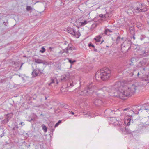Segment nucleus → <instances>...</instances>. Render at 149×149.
I'll list each match as a JSON object with an SVG mask.
<instances>
[{
  "instance_id": "obj_1",
  "label": "nucleus",
  "mask_w": 149,
  "mask_h": 149,
  "mask_svg": "<svg viewBox=\"0 0 149 149\" xmlns=\"http://www.w3.org/2000/svg\"><path fill=\"white\" fill-rule=\"evenodd\" d=\"M137 86L135 84L125 83V81H118L115 83L113 88L115 89L119 95V97L124 99L125 97H129L135 92Z\"/></svg>"
},
{
  "instance_id": "obj_2",
  "label": "nucleus",
  "mask_w": 149,
  "mask_h": 149,
  "mask_svg": "<svg viewBox=\"0 0 149 149\" xmlns=\"http://www.w3.org/2000/svg\"><path fill=\"white\" fill-rule=\"evenodd\" d=\"M111 75V71L108 68H104L101 69L100 71H97L95 75V78L97 81L101 80L103 81L107 80Z\"/></svg>"
},
{
  "instance_id": "obj_3",
  "label": "nucleus",
  "mask_w": 149,
  "mask_h": 149,
  "mask_svg": "<svg viewBox=\"0 0 149 149\" xmlns=\"http://www.w3.org/2000/svg\"><path fill=\"white\" fill-rule=\"evenodd\" d=\"M97 87L92 85V84H89L87 88L83 90L79 91L78 93L81 95H88L95 91V90L97 89Z\"/></svg>"
},
{
  "instance_id": "obj_4",
  "label": "nucleus",
  "mask_w": 149,
  "mask_h": 149,
  "mask_svg": "<svg viewBox=\"0 0 149 149\" xmlns=\"http://www.w3.org/2000/svg\"><path fill=\"white\" fill-rule=\"evenodd\" d=\"M141 110H147V112L148 113H149V110L147 108L145 107L142 106V107L140 106L137 105L134 106L132 107V109L131 110L133 113L135 114H138L139 113V111Z\"/></svg>"
},
{
  "instance_id": "obj_5",
  "label": "nucleus",
  "mask_w": 149,
  "mask_h": 149,
  "mask_svg": "<svg viewBox=\"0 0 149 149\" xmlns=\"http://www.w3.org/2000/svg\"><path fill=\"white\" fill-rule=\"evenodd\" d=\"M128 42V41L127 40H124V42L121 44V50L123 52H126L131 47L130 45Z\"/></svg>"
},
{
  "instance_id": "obj_6",
  "label": "nucleus",
  "mask_w": 149,
  "mask_h": 149,
  "mask_svg": "<svg viewBox=\"0 0 149 149\" xmlns=\"http://www.w3.org/2000/svg\"><path fill=\"white\" fill-rule=\"evenodd\" d=\"M67 30L68 32L73 35L77 38H78L81 35L79 32L76 31L73 28H68L67 29Z\"/></svg>"
},
{
  "instance_id": "obj_7",
  "label": "nucleus",
  "mask_w": 149,
  "mask_h": 149,
  "mask_svg": "<svg viewBox=\"0 0 149 149\" xmlns=\"http://www.w3.org/2000/svg\"><path fill=\"white\" fill-rule=\"evenodd\" d=\"M137 6L138 5V6L132 8V10L134 13H139L140 12L143 11L142 7L143 6L142 4L138 2L137 3Z\"/></svg>"
},
{
  "instance_id": "obj_8",
  "label": "nucleus",
  "mask_w": 149,
  "mask_h": 149,
  "mask_svg": "<svg viewBox=\"0 0 149 149\" xmlns=\"http://www.w3.org/2000/svg\"><path fill=\"white\" fill-rule=\"evenodd\" d=\"M132 119L130 116L127 115L124 118V124L125 125L129 126L130 125V123L133 122L132 121Z\"/></svg>"
},
{
  "instance_id": "obj_9",
  "label": "nucleus",
  "mask_w": 149,
  "mask_h": 149,
  "mask_svg": "<svg viewBox=\"0 0 149 149\" xmlns=\"http://www.w3.org/2000/svg\"><path fill=\"white\" fill-rule=\"evenodd\" d=\"M42 73L41 70L38 68L33 69V71L32 72V74L33 77H35L38 74H41Z\"/></svg>"
},
{
  "instance_id": "obj_10",
  "label": "nucleus",
  "mask_w": 149,
  "mask_h": 149,
  "mask_svg": "<svg viewBox=\"0 0 149 149\" xmlns=\"http://www.w3.org/2000/svg\"><path fill=\"white\" fill-rule=\"evenodd\" d=\"M73 82L72 80H70L69 81L65 83V86H63L64 88H71L74 86Z\"/></svg>"
},
{
  "instance_id": "obj_11",
  "label": "nucleus",
  "mask_w": 149,
  "mask_h": 149,
  "mask_svg": "<svg viewBox=\"0 0 149 149\" xmlns=\"http://www.w3.org/2000/svg\"><path fill=\"white\" fill-rule=\"evenodd\" d=\"M93 103L96 106H99L102 104V102L100 99L96 98L95 100Z\"/></svg>"
},
{
  "instance_id": "obj_12",
  "label": "nucleus",
  "mask_w": 149,
  "mask_h": 149,
  "mask_svg": "<svg viewBox=\"0 0 149 149\" xmlns=\"http://www.w3.org/2000/svg\"><path fill=\"white\" fill-rule=\"evenodd\" d=\"M143 82H146V83H145L144 84H146L149 83V73L148 74L147 77L143 79Z\"/></svg>"
},
{
  "instance_id": "obj_13",
  "label": "nucleus",
  "mask_w": 149,
  "mask_h": 149,
  "mask_svg": "<svg viewBox=\"0 0 149 149\" xmlns=\"http://www.w3.org/2000/svg\"><path fill=\"white\" fill-rule=\"evenodd\" d=\"M68 50H73L75 49V48L71 44H69L67 47Z\"/></svg>"
},
{
  "instance_id": "obj_14",
  "label": "nucleus",
  "mask_w": 149,
  "mask_h": 149,
  "mask_svg": "<svg viewBox=\"0 0 149 149\" xmlns=\"http://www.w3.org/2000/svg\"><path fill=\"white\" fill-rule=\"evenodd\" d=\"M102 36L101 35H99L96 36L94 38V40H95L97 42H99L100 40V39L102 38Z\"/></svg>"
},
{
  "instance_id": "obj_15",
  "label": "nucleus",
  "mask_w": 149,
  "mask_h": 149,
  "mask_svg": "<svg viewBox=\"0 0 149 149\" xmlns=\"http://www.w3.org/2000/svg\"><path fill=\"white\" fill-rule=\"evenodd\" d=\"M146 63L147 59H143L142 60L140 61L139 63L142 66H144L146 64Z\"/></svg>"
},
{
  "instance_id": "obj_16",
  "label": "nucleus",
  "mask_w": 149,
  "mask_h": 149,
  "mask_svg": "<svg viewBox=\"0 0 149 149\" xmlns=\"http://www.w3.org/2000/svg\"><path fill=\"white\" fill-rule=\"evenodd\" d=\"M121 37L120 35H119L117 37L116 39V44H118L121 42V40H120Z\"/></svg>"
},
{
  "instance_id": "obj_17",
  "label": "nucleus",
  "mask_w": 149,
  "mask_h": 149,
  "mask_svg": "<svg viewBox=\"0 0 149 149\" xmlns=\"http://www.w3.org/2000/svg\"><path fill=\"white\" fill-rule=\"evenodd\" d=\"M42 60L37 58H35L34 60L35 62L38 64H41L42 63Z\"/></svg>"
},
{
  "instance_id": "obj_18",
  "label": "nucleus",
  "mask_w": 149,
  "mask_h": 149,
  "mask_svg": "<svg viewBox=\"0 0 149 149\" xmlns=\"http://www.w3.org/2000/svg\"><path fill=\"white\" fill-rule=\"evenodd\" d=\"M138 71L137 70H133V72L132 73H130V75L131 76H133V75H135L137 74V72Z\"/></svg>"
},
{
  "instance_id": "obj_19",
  "label": "nucleus",
  "mask_w": 149,
  "mask_h": 149,
  "mask_svg": "<svg viewBox=\"0 0 149 149\" xmlns=\"http://www.w3.org/2000/svg\"><path fill=\"white\" fill-rule=\"evenodd\" d=\"M112 32V31L110 30L109 29H107L105 30L104 33L105 34L109 36V34L108 33V32Z\"/></svg>"
},
{
  "instance_id": "obj_20",
  "label": "nucleus",
  "mask_w": 149,
  "mask_h": 149,
  "mask_svg": "<svg viewBox=\"0 0 149 149\" xmlns=\"http://www.w3.org/2000/svg\"><path fill=\"white\" fill-rule=\"evenodd\" d=\"M55 81H56V83L57 84H58V82L56 79H51V82L49 84V85H50L54 83L55 82Z\"/></svg>"
},
{
  "instance_id": "obj_21",
  "label": "nucleus",
  "mask_w": 149,
  "mask_h": 149,
  "mask_svg": "<svg viewBox=\"0 0 149 149\" xmlns=\"http://www.w3.org/2000/svg\"><path fill=\"white\" fill-rule=\"evenodd\" d=\"M42 130H43L44 132H46L47 131V127H46V125L44 124H43L42 125Z\"/></svg>"
},
{
  "instance_id": "obj_22",
  "label": "nucleus",
  "mask_w": 149,
  "mask_h": 149,
  "mask_svg": "<svg viewBox=\"0 0 149 149\" xmlns=\"http://www.w3.org/2000/svg\"><path fill=\"white\" fill-rule=\"evenodd\" d=\"M68 60L69 62L71 64V65H72L76 61L75 60H74L73 61H72L71 59H70L69 58H68Z\"/></svg>"
},
{
  "instance_id": "obj_23",
  "label": "nucleus",
  "mask_w": 149,
  "mask_h": 149,
  "mask_svg": "<svg viewBox=\"0 0 149 149\" xmlns=\"http://www.w3.org/2000/svg\"><path fill=\"white\" fill-rule=\"evenodd\" d=\"M116 122H114V123H113V125H118L120 127H121V125L120 124L119 122L117 120H116Z\"/></svg>"
},
{
  "instance_id": "obj_24",
  "label": "nucleus",
  "mask_w": 149,
  "mask_h": 149,
  "mask_svg": "<svg viewBox=\"0 0 149 149\" xmlns=\"http://www.w3.org/2000/svg\"><path fill=\"white\" fill-rule=\"evenodd\" d=\"M85 116L88 117H92V115L91 114H90L89 112H87L86 114H85Z\"/></svg>"
},
{
  "instance_id": "obj_25",
  "label": "nucleus",
  "mask_w": 149,
  "mask_h": 149,
  "mask_svg": "<svg viewBox=\"0 0 149 149\" xmlns=\"http://www.w3.org/2000/svg\"><path fill=\"white\" fill-rule=\"evenodd\" d=\"M26 9L27 11H29L31 10V11L32 10V8L30 6H27L26 8Z\"/></svg>"
},
{
  "instance_id": "obj_26",
  "label": "nucleus",
  "mask_w": 149,
  "mask_h": 149,
  "mask_svg": "<svg viewBox=\"0 0 149 149\" xmlns=\"http://www.w3.org/2000/svg\"><path fill=\"white\" fill-rule=\"evenodd\" d=\"M87 23V21L86 20L84 21V22H80V23L81 26H84Z\"/></svg>"
},
{
  "instance_id": "obj_27",
  "label": "nucleus",
  "mask_w": 149,
  "mask_h": 149,
  "mask_svg": "<svg viewBox=\"0 0 149 149\" xmlns=\"http://www.w3.org/2000/svg\"><path fill=\"white\" fill-rule=\"evenodd\" d=\"M42 63L44 65H47L49 64V62L46 61H44L42 60Z\"/></svg>"
},
{
  "instance_id": "obj_28",
  "label": "nucleus",
  "mask_w": 149,
  "mask_h": 149,
  "mask_svg": "<svg viewBox=\"0 0 149 149\" xmlns=\"http://www.w3.org/2000/svg\"><path fill=\"white\" fill-rule=\"evenodd\" d=\"M6 116L8 119H10L12 117V114H8L6 115Z\"/></svg>"
},
{
  "instance_id": "obj_29",
  "label": "nucleus",
  "mask_w": 149,
  "mask_h": 149,
  "mask_svg": "<svg viewBox=\"0 0 149 149\" xmlns=\"http://www.w3.org/2000/svg\"><path fill=\"white\" fill-rule=\"evenodd\" d=\"M45 48L44 47H42L41 48V50H40V52L41 53H43L45 52Z\"/></svg>"
},
{
  "instance_id": "obj_30",
  "label": "nucleus",
  "mask_w": 149,
  "mask_h": 149,
  "mask_svg": "<svg viewBox=\"0 0 149 149\" xmlns=\"http://www.w3.org/2000/svg\"><path fill=\"white\" fill-rule=\"evenodd\" d=\"M146 119L148 120L145 122V124L146 125H149V116L147 117Z\"/></svg>"
},
{
  "instance_id": "obj_31",
  "label": "nucleus",
  "mask_w": 149,
  "mask_h": 149,
  "mask_svg": "<svg viewBox=\"0 0 149 149\" xmlns=\"http://www.w3.org/2000/svg\"><path fill=\"white\" fill-rule=\"evenodd\" d=\"M61 120H59V121H58V122H57L56 123L55 125L54 126V127H56L57 126H58L59 125V124L61 123Z\"/></svg>"
},
{
  "instance_id": "obj_32",
  "label": "nucleus",
  "mask_w": 149,
  "mask_h": 149,
  "mask_svg": "<svg viewBox=\"0 0 149 149\" xmlns=\"http://www.w3.org/2000/svg\"><path fill=\"white\" fill-rule=\"evenodd\" d=\"M130 32H132V33H134V28L132 27H131L130 28Z\"/></svg>"
},
{
  "instance_id": "obj_33",
  "label": "nucleus",
  "mask_w": 149,
  "mask_h": 149,
  "mask_svg": "<svg viewBox=\"0 0 149 149\" xmlns=\"http://www.w3.org/2000/svg\"><path fill=\"white\" fill-rule=\"evenodd\" d=\"M63 51H64V52H65L66 53L68 54V49L67 48H66L63 49Z\"/></svg>"
},
{
  "instance_id": "obj_34",
  "label": "nucleus",
  "mask_w": 149,
  "mask_h": 149,
  "mask_svg": "<svg viewBox=\"0 0 149 149\" xmlns=\"http://www.w3.org/2000/svg\"><path fill=\"white\" fill-rule=\"evenodd\" d=\"M9 121V119L7 118H6V119H4L3 121V122H4L5 123H7Z\"/></svg>"
},
{
  "instance_id": "obj_35",
  "label": "nucleus",
  "mask_w": 149,
  "mask_h": 149,
  "mask_svg": "<svg viewBox=\"0 0 149 149\" xmlns=\"http://www.w3.org/2000/svg\"><path fill=\"white\" fill-rule=\"evenodd\" d=\"M88 46L89 47H91L93 48L95 47V46L91 43H90L89 44Z\"/></svg>"
},
{
  "instance_id": "obj_36",
  "label": "nucleus",
  "mask_w": 149,
  "mask_h": 149,
  "mask_svg": "<svg viewBox=\"0 0 149 149\" xmlns=\"http://www.w3.org/2000/svg\"><path fill=\"white\" fill-rule=\"evenodd\" d=\"M68 77H63V78H62L61 79V80L62 81H65L66 79H68Z\"/></svg>"
},
{
  "instance_id": "obj_37",
  "label": "nucleus",
  "mask_w": 149,
  "mask_h": 149,
  "mask_svg": "<svg viewBox=\"0 0 149 149\" xmlns=\"http://www.w3.org/2000/svg\"><path fill=\"white\" fill-rule=\"evenodd\" d=\"M108 111L109 112L111 111V113H113V111H114V112H116L117 111V109H116V110L114 109L113 110H112L111 109H109Z\"/></svg>"
},
{
  "instance_id": "obj_38",
  "label": "nucleus",
  "mask_w": 149,
  "mask_h": 149,
  "mask_svg": "<svg viewBox=\"0 0 149 149\" xmlns=\"http://www.w3.org/2000/svg\"><path fill=\"white\" fill-rule=\"evenodd\" d=\"M64 53V51L63 50L60 51L59 52H58V53L59 54L61 55H62L63 54V53Z\"/></svg>"
},
{
  "instance_id": "obj_39",
  "label": "nucleus",
  "mask_w": 149,
  "mask_h": 149,
  "mask_svg": "<svg viewBox=\"0 0 149 149\" xmlns=\"http://www.w3.org/2000/svg\"><path fill=\"white\" fill-rule=\"evenodd\" d=\"M64 107L65 109H67L68 108V105L65 104L64 106Z\"/></svg>"
},
{
  "instance_id": "obj_40",
  "label": "nucleus",
  "mask_w": 149,
  "mask_h": 149,
  "mask_svg": "<svg viewBox=\"0 0 149 149\" xmlns=\"http://www.w3.org/2000/svg\"><path fill=\"white\" fill-rule=\"evenodd\" d=\"M49 127H52L53 126V124L52 123H50L49 124Z\"/></svg>"
},
{
  "instance_id": "obj_41",
  "label": "nucleus",
  "mask_w": 149,
  "mask_h": 149,
  "mask_svg": "<svg viewBox=\"0 0 149 149\" xmlns=\"http://www.w3.org/2000/svg\"><path fill=\"white\" fill-rule=\"evenodd\" d=\"M107 88L106 87H103L102 88H101V90H102V91H105L107 89Z\"/></svg>"
},
{
  "instance_id": "obj_42",
  "label": "nucleus",
  "mask_w": 149,
  "mask_h": 149,
  "mask_svg": "<svg viewBox=\"0 0 149 149\" xmlns=\"http://www.w3.org/2000/svg\"><path fill=\"white\" fill-rule=\"evenodd\" d=\"M133 34V36H132V37L131 38H133L134 40H135V33H132Z\"/></svg>"
},
{
  "instance_id": "obj_43",
  "label": "nucleus",
  "mask_w": 149,
  "mask_h": 149,
  "mask_svg": "<svg viewBox=\"0 0 149 149\" xmlns=\"http://www.w3.org/2000/svg\"><path fill=\"white\" fill-rule=\"evenodd\" d=\"M120 40H121L122 41H123V42H124V40H126V39H124V37H122V38H121V39Z\"/></svg>"
},
{
  "instance_id": "obj_44",
  "label": "nucleus",
  "mask_w": 149,
  "mask_h": 149,
  "mask_svg": "<svg viewBox=\"0 0 149 149\" xmlns=\"http://www.w3.org/2000/svg\"><path fill=\"white\" fill-rule=\"evenodd\" d=\"M69 113L70 114H72V115H74V113L72 111H69Z\"/></svg>"
},
{
  "instance_id": "obj_45",
  "label": "nucleus",
  "mask_w": 149,
  "mask_h": 149,
  "mask_svg": "<svg viewBox=\"0 0 149 149\" xmlns=\"http://www.w3.org/2000/svg\"><path fill=\"white\" fill-rule=\"evenodd\" d=\"M54 48L53 47H49V50H50V51H51L52 49H53Z\"/></svg>"
},
{
  "instance_id": "obj_46",
  "label": "nucleus",
  "mask_w": 149,
  "mask_h": 149,
  "mask_svg": "<svg viewBox=\"0 0 149 149\" xmlns=\"http://www.w3.org/2000/svg\"><path fill=\"white\" fill-rule=\"evenodd\" d=\"M104 15L103 14H100L99 15V16L101 17L102 18L104 17Z\"/></svg>"
},
{
  "instance_id": "obj_47",
  "label": "nucleus",
  "mask_w": 149,
  "mask_h": 149,
  "mask_svg": "<svg viewBox=\"0 0 149 149\" xmlns=\"http://www.w3.org/2000/svg\"><path fill=\"white\" fill-rule=\"evenodd\" d=\"M4 135V132L3 130V133L1 135V137H2Z\"/></svg>"
},
{
  "instance_id": "obj_48",
  "label": "nucleus",
  "mask_w": 149,
  "mask_h": 149,
  "mask_svg": "<svg viewBox=\"0 0 149 149\" xmlns=\"http://www.w3.org/2000/svg\"><path fill=\"white\" fill-rule=\"evenodd\" d=\"M68 44V42L67 41L65 42L63 44L64 45H66Z\"/></svg>"
},
{
  "instance_id": "obj_49",
  "label": "nucleus",
  "mask_w": 149,
  "mask_h": 149,
  "mask_svg": "<svg viewBox=\"0 0 149 149\" xmlns=\"http://www.w3.org/2000/svg\"><path fill=\"white\" fill-rule=\"evenodd\" d=\"M125 129L124 128H121L120 130L122 131H125Z\"/></svg>"
},
{
  "instance_id": "obj_50",
  "label": "nucleus",
  "mask_w": 149,
  "mask_h": 149,
  "mask_svg": "<svg viewBox=\"0 0 149 149\" xmlns=\"http://www.w3.org/2000/svg\"><path fill=\"white\" fill-rule=\"evenodd\" d=\"M129 108H125V109H123V110L124 111H127V110H129Z\"/></svg>"
},
{
  "instance_id": "obj_51",
  "label": "nucleus",
  "mask_w": 149,
  "mask_h": 149,
  "mask_svg": "<svg viewBox=\"0 0 149 149\" xmlns=\"http://www.w3.org/2000/svg\"><path fill=\"white\" fill-rule=\"evenodd\" d=\"M139 72H137V74H136V75L138 77H139Z\"/></svg>"
},
{
  "instance_id": "obj_52",
  "label": "nucleus",
  "mask_w": 149,
  "mask_h": 149,
  "mask_svg": "<svg viewBox=\"0 0 149 149\" xmlns=\"http://www.w3.org/2000/svg\"><path fill=\"white\" fill-rule=\"evenodd\" d=\"M139 126L138 127H139L140 128H141V127H143V125H139Z\"/></svg>"
},
{
  "instance_id": "obj_53",
  "label": "nucleus",
  "mask_w": 149,
  "mask_h": 149,
  "mask_svg": "<svg viewBox=\"0 0 149 149\" xmlns=\"http://www.w3.org/2000/svg\"><path fill=\"white\" fill-rule=\"evenodd\" d=\"M3 23H4V25H6V26L7 25V23H6V22H4Z\"/></svg>"
},
{
  "instance_id": "obj_54",
  "label": "nucleus",
  "mask_w": 149,
  "mask_h": 149,
  "mask_svg": "<svg viewBox=\"0 0 149 149\" xmlns=\"http://www.w3.org/2000/svg\"><path fill=\"white\" fill-rule=\"evenodd\" d=\"M94 50L95 52H97V49H95L94 48Z\"/></svg>"
},
{
  "instance_id": "obj_55",
  "label": "nucleus",
  "mask_w": 149,
  "mask_h": 149,
  "mask_svg": "<svg viewBox=\"0 0 149 149\" xmlns=\"http://www.w3.org/2000/svg\"><path fill=\"white\" fill-rule=\"evenodd\" d=\"M24 123L23 122H21V123L19 124V125H22V124H23V123Z\"/></svg>"
},
{
  "instance_id": "obj_56",
  "label": "nucleus",
  "mask_w": 149,
  "mask_h": 149,
  "mask_svg": "<svg viewBox=\"0 0 149 149\" xmlns=\"http://www.w3.org/2000/svg\"><path fill=\"white\" fill-rule=\"evenodd\" d=\"M50 130H52V132H53V131H54V129H52H52H50Z\"/></svg>"
},
{
  "instance_id": "obj_57",
  "label": "nucleus",
  "mask_w": 149,
  "mask_h": 149,
  "mask_svg": "<svg viewBox=\"0 0 149 149\" xmlns=\"http://www.w3.org/2000/svg\"><path fill=\"white\" fill-rule=\"evenodd\" d=\"M1 83L3 82V80L2 79V80H1Z\"/></svg>"
},
{
  "instance_id": "obj_58",
  "label": "nucleus",
  "mask_w": 149,
  "mask_h": 149,
  "mask_svg": "<svg viewBox=\"0 0 149 149\" xmlns=\"http://www.w3.org/2000/svg\"><path fill=\"white\" fill-rule=\"evenodd\" d=\"M33 120V119H31V120H30V121H31V120Z\"/></svg>"
},
{
  "instance_id": "obj_59",
  "label": "nucleus",
  "mask_w": 149,
  "mask_h": 149,
  "mask_svg": "<svg viewBox=\"0 0 149 149\" xmlns=\"http://www.w3.org/2000/svg\"><path fill=\"white\" fill-rule=\"evenodd\" d=\"M103 41H104V40H103V41H101L100 44H101Z\"/></svg>"
},
{
  "instance_id": "obj_60",
  "label": "nucleus",
  "mask_w": 149,
  "mask_h": 149,
  "mask_svg": "<svg viewBox=\"0 0 149 149\" xmlns=\"http://www.w3.org/2000/svg\"><path fill=\"white\" fill-rule=\"evenodd\" d=\"M143 70H145V68H143Z\"/></svg>"
},
{
  "instance_id": "obj_61",
  "label": "nucleus",
  "mask_w": 149,
  "mask_h": 149,
  "mask_svg": "<svg viewBox=\"0 0 149 149\" xmlns=\"http://www.w3.org/2000/svg\"><path fill=\"white\" fill-rule=\"evenodd\" d=\"M22 64H22V65H21V66H20V67H22Z\"/></svg>"
},
{
  "instance_id": "obj_62",
  "label": "nucleus",
  "mask_w": 149,
  "mask_h": 149,
  "mask_svg": "<svg viewBox=\"0 0 149 149\" xmlns=\"http://www.w3.org/2000/svg\"><path fill=\"white\" fill-rule=\"evenodd\" d=\"M46 99H47V97H45V100H46Z\"/></svg>"
},
{
  "instance_id": "obj_63",
  "label": "nucleus",
  "mask_w": 149,
  "mask_h": 149,
  "mask_svg": "<svg viewBox=\"0 0 149 149\" xmlns=\"http://www.w3.org/2000/svg\"><path fill=\"white\" fill-rule=\"evenodd\" d=\"M74 116H77V115H75Z\"/></svg>"
},
{
  "instance_id": "obj_64",
  "label": "nucleus",
  "mask_w": 149,
  "mask_h": 149,
  "mask_svg": "<svg viewBox=\"0 0 149 149\" xmlns=\"http://www.w3.org/2000/svg\"><path fill=\"white\" fill-rule=\"evenodd\" d=\"M40 13L41 14V12H40Z\"/></svg>"
}]
</instances>
